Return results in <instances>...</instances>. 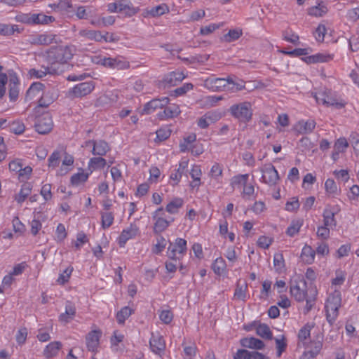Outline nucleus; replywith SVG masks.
Segmentation results:
<instances>
[{
  "instance_id": "nucleus-1",
  "label": "nucleus",
  "mask_w": 359,
  "mask_h": 359,
  "mask_svg": "<svg viewBox=\"0 0 359 359\" xmlns=\"http://www.w3.org/2000/svg\"><path fill=\"white\" fill-rule=\"evenodd\" d=\"M62 159V164L56 171L58 176H64L69 172L74 163V156L67 152L66 149L61 148L55 150L48 158V166L49 168L55 169L59 166Z\"/></svg>"
},
{
  "instance_id": "nucleus-2",
  "label": "nucleus",
  "mask_w": 359,
  "mask_h": 359,
  "mask_svg": "<svg viewBox=\"0 0 359 359\" xmlns=\"http://www.w3.org/2000/svg\"><path fill=\"white\" fill-rule=\"evenodd\" d=\"M228 111L232 117L241 123H248L252 118L253 111L250 102H242L232 104Z\"/></svg>"
},
{
  "instance_id": "nucleus-3",
  "label": "nucleus",
  "mask_w": 359,
  "mask_h": 359,
  "mask_svg": "<svg viewBox=\"0 0 359 359\" xmlns=\"http://www.w3.org/2000/svg\"><path fill=\"white\" fill-rule=\"evenodd\" d=\"M92 61L95 64L118 70H124L130 67V62L124 57L120 55L115 57H107L98 55L93 56Z\"/></svg>"
},
{
  "instance_id": "nucleus-4",
  "label": "nucleus",
  "mask_w": 359,
  "mask_h": 359,
  "mask_svg": "<svg viewBox=\"0 0 359 359\" xmlns=\"http://www.w3.org/2000/svg\"><path fill=\"white\" fill-rule=\"evenodd\" d=\"M341 295L339 292L330 294L325 305L326 319L330 325H332L339 315V309L341 306Z\"/></svg>"
},
{
  "instance_id": "nucleus-5",
  "label": "nucleus",
  "mask_w": 359,
  "mask_h": 359,
  "mask_svg": "<svg viewBox=\"0 0 359 359\" xmlns=\"http://www.w3.org/2000/svg\"><path fill=\"white\" fill-rule=\"evenodd\" d=\"M306 282L302 278H297L290 281V293L291 295L297 301L303 302L307 295Z\"/></svg>"
},
{
  "instance_id": "nucleus-6",
  "label": "nucleus",
  "mask_w": 359,
  "mask_h": 359,
  "mask_svg": "<svg viewBox=\"0 0 359 359\" xmlns=\"http://www.w3.org/2000/svg\"><path fill=\"white\" fill-rule=\"evenodd\" d=\"M151 219L154 224L153 229L156 233L164 231L171 222L166 218L165 212L162 207L152 212Z\"/></svg>"
},
{
  "instance_id": "nucleus-7",
  "label": "nucleus",
  "mask_w": 359,
  "mask_h": 359,
  "mask_svg": "<svg viewBox=\"0 0 359 359\" xmlns=\"http://www.w3.org/2000/svg\"><path fill=\"white\" fill-rule=\"evenodd\" d=\"M94 88L95 85L93 81L80 83L70 88L67 95L72 99L82 97L90 94Z\"/></svg>"
},
{
  "instance_id": "nucleus-8",
  "label": "nucleus",
  "mask_w": 359,
  "mask_h": 359,
  "mask_svg": "<svg viewBox=\"0 0 359 359\" xmlns=\"http://www.w3.org/2000/svg\"><path fill=\"white\" fill-rule=\"evenodd\" d=\"M318 103H322L327 106L335 107L337 109L342 108L344 104L337 102L336 97L332 95L331 90L325 89L316 93L314 95Z\"/></svg>"
},
{
  "instance_id": "nucleus-9",
  "label": "nucleus",
  "mask_w": 359,
  "mask_h": 359,
  "mask_svg": "<svg viewBox=\"0 0 359 359\" xmlns=\"http://www.w3.org/2000/svg\"><path fill=\"white\" fill-rule=\"evenodd\" d=\"M102 335V332L98 328L92 330L86 335V344L89 351L95 353L98 352Z\"/></svg>"
},
{
  "instance_id": "nucleus-10",
  "label": "nucleus",
  "mask_w": 359,
  "mask_h": 359,
  "mask_svg": "<svg viewBox=\"0 0 359 359\" xmlns=\"http://www.w3.org/2000/svg\"><path fill=\"white\" fill-rule=\"evenodd\" d=\"M8 76V95L9 99L11 102H15L18 100L20 94V80L18 74L13 71L9 72Z\"/></svg>"
},
{
  "instance_id": "nucleus-11",
  "label": "nucleus",
  "mask_w": 359,
  "mask_h": 359,
  "mask_svg": "<svg viewBox=\"0 0 359 359\" xmlns=\"http://www.w3.org/2000/svg\"><path fill=\"white\" fill-rule=\"evenodd\" d=\"M262 182L269 186L276 185L280 180L279 175L272 164H266L261 168Z\"/></svg>"
},
{
  "instance_id": "nucleus-12",
  "label": "nucleus",
  "mask_w": 359,
  "mask_h": 359,
  "mask_svg": "<svg viewBox=\"0 0 359 359\" xmlns=\"http://www.w3.org/2000/svg\"><path fill=\"white\" fill-rule=\"evenodd\" d=\"M140 234L138 226L132 223L129 226L123 229L117 238V243L121 248H124L126 243L131 239L135 238Z\"/></svg>"
},
{
  "instance_id": "nucleus-13",
  "label": "nucleus",
  "mask_w": 359,
  "mask_h": 359,
  "mask_svg": "<svg viewBox=\"0 0 359 359\" xmlns=\"http://www.w3.org/2000/svg\"><path fill=\"white\" fill-rule=\"evenodd\" d=\"M34 126L36 130L40 134H47L50 133L53 126V122L50 115L46 113L38 116Z\"/></svg>"
},
{
  "instance_id": "nucleus-14",
  "label": "nucleus",
  "mask_w": 359,
  "mask_h": 359,
  "mask_svg": "<svg viewBox=\"0 0 359 359\" xmlns=\"http://www.w3.org/2000/svg\"><path fill=\"white\" fill-rule=\"evenodd\" d=\"M167 253L169 260L165 263V268L168 272H175L177 269V262L180 255V245L170 244Z\"/></svg>"
},
{
  "instance_id": "nucleus-15",
  "label": "nucleus",
  "mask_w": 359,
  "mask_h": 359,
  "mask_svg": "<svg viewBox=\"0 0 359 359\" xmlns=\"http://www.w3.org/2000/svg\"><path fill=\"white\" fill-rule=\"evenodd\" d=\"M222 117V114L220 112L210 111L198 118L197 124L200 128L205 129L208 128L210 124L220 120Z\"/></svg>"
},
{
  "instance_id": "nucleus-16",
  "label": "nucleus",
  "mask_w": 359,
  "mask_h": 359,
  "mask_svg": "<svg viewBox=\"0 0 359 359\" xmlns=\"http://www.w3.org/2000/svg\"><path fill=\"white\" fill-rule=\"evenodd\" d=\"M149 346L154 353L161 355L165 348V342L161 335L152 333L149 340Z\"/></svg>"
},
{
  "instance_id": "nucleus-17",
  "label": "nucleus",
  "mask_w": 359,
  "mask_h": 359,
  "mask_svg": "<svg viewBox=\"0 0 359 359\" xmlns=\"http://www.w3.org/2000/svg\"><path fill=\"white\" fill-rule=\"evenodd\" d=\"M228 81L224 78L210 77L204 81V87L212 91H222L226 90Z\"/></svg>"
},
{
  "instance_id": "nucleus-18",
  "label": "nucleus",
  "mask_w": 359,
  "mask_h": 359,
  "mask_svg": "<svg viewBox=\"0 0 359 359\" xmlns=\"http://www.w3.org/2000/svg\"><path fill=\"white\" fill-rule=\"evenodd\" d=\"M169 102L168 97H162L161 99L156 98L153 99L148 102L144 106L142 114H150L153 113L157 109H162L165 107Z\"/></svg>"
},
{
  "instance_id": "nucleus-19",
  "label": "nucleus",
  "mask_w": 359,
  "mask_h": 359,
  "mask_svg": "<svg viewBox=\"0 0 359 359\" xmlns=\"http://www.w3.org/2000/svg\"><path fill=\"white\" fill-rule=\"evenodd\" d=\"M323 347V337H318L316 341H311L308 346V351L304 353V359H313L320 351Z\"/></svg>"
},
{
  "instance_id": "nucleus-20",
  "label": "nucleus",
  "mask_w": 359,
  "mask_h": 359,
  "mask_svg": "<svg viewBox=\"0 0 359 359\" xmlns=\"http://www.w3.org/2000/svg\"><path fill=\"white\" fill-rule=\"evenodd\" d=\"M56 54L55 60L60 63H66L73 57V48L70 46L57 47L53 49Z\"/></svg>"
},
{
  "instance_id": "nucleus-21",
  "label": "nucleus",
  "mask_w": 359,
  "mask_h": 359,
  "mask_svg": "<svg viewBox=\"0 0 359 359\" xmlns=\"http://www.w3.org/2000/svg\"><path fill=\"white\" fill-rule=\"evenodd\" d=\"M62 348V344L59 341H53L48 344L43 351V355L50 359L56 357Z\"/></svg>"
},
{
  "instance_id": "nucleus-22",
  "label": "nucleus",
  "mask_w": 359,
  "mask_h": 359,
  "mask_svg": "<svg viewBox=\"0 0 359 359\" xmlns=\"http://www.w3.org/2000/svg\"><path fill=\"white\" fill-rule=\"evenodd\" d=\"M90 172L79 168L76 173L73 174L70 177V184L73 187H79L84 184L88 180Z\"/></svg>"
},
{
  "instance_id": "nucleus-23",
  "label": "nucleus",
  "mask_w": 359,
  "mask_h": 359,
  "mask_svg": "<svg viewBox=\"0 0 359 359\" xmlns=\"http://www.w3.org/2000/svg\"><path fill=\"white\" fill-rule=\"evenodd\" d=\"M45 86L41 82H34L28 88L26 97L29 100H39L45 90Z\"/></svg>"
},
{
  "instance_id": "nucleus-24",
  "label": "nucleus",
  "mask_w": 359,
  "mask_h": 359,
  "mask_svg": "<svg viewBox=\"0 0 359 359\" xmlns=\"http://www.w3.org/2000/svg\"><path fill=\"white\" fill-rule=\"evenodd\" d=\"M76 310L75 306L70 302H67L65 305V311L64 313H62L58 318L59 321L62 323H68L76 316Z\"/></svg>"
},
{
  "instance_id": "nucleus-25",
  "label": "nucleus",
  "mask_w": 359,
  "mask_h": 359,
  "mask_svg": "<svg viewBox=\"0 0 359 359\" xmlns=\"http://www.w3.org/2000/svg\"><path fill=\"white\" fill-rule=\"evenodd\" d=\"M32 185L30 182H24L20 187L18 193L14 196V200L18 203L22 204L30 195L32 190Z\"/></svg>"
},
{
  "instance_id": "nucleus-26",
  "label": "nucleus",
  "mask_w": 359,
  "mask_h": 359,
  "mask_svg": "<svg viewBox=\"0 0 359 359\" xmlns=\"http://www.w3.org/2000/svg\"><path fill=\"white\" fill-rule=\"evenodd\" d=\"M57 96L53 90H44L41 97L38 100V106L40 107H49L55 100Z\"/></svg>"
},
{
  "instance_id": "nucleus-27",
  "label": "nucleus",
  "mask_w": 359,
  "mask_h": 359,
  "mask_svg": "<svg viewBox=\"0 0 359 359\" xmlns=\"http://www.w3.org/2000/svg\"><path fill=\"white\" fill-rule=\"evenodd\" d=\"M88 144H92L93 145V151L92 153L93 155L96 156H104L107 151L109 150V147L108 144L103 140H99V141H89Z\"/></svg>"
},
{
  "instance_id": "nucleus-28",
  "label": "nucleus",
  "mask_w": 359,
  "mask_h": 359,
  "mask_svg": "<svg viewBox=\"0 0 359 359\" xmlns=\"http://www.w3.org/2000/svg\"><path fill=\"white\" fill-rule=\"evenodd\" d=\"M241 344L243 347L256 350H262L265 346L262 340L255 337H245L241 340Z\"/></svg>"
},
{
  "instance_id": "nucleus-29",
  "label": "nucleus",
  "mask_w": 359,
  "mask_h": 359,
  "mask_svg": "<svg viewBox=\"0 0 359 359\" xmlns=\"http://www.w3.org/2000/svg\"><path fill=\"white\" fill-rule=\"evenodd\" d=\"M53 72L48 67H41L40 69L32 68L27 72V76L31 79H42L48 74H53Z\"/></svg>"
},
{
  "instance_id": "nucleus-30",
  "label": "nucleus",
  "mask_w": 359,
  "mask_h": 359,
  "mask_svg": "<svg viewBox=\"0 0 359 359\" xmlns=\"http://www.w3.org/2000/svg\"><path fill=\"white\" fill-rule=\"evenodd\" d=\"M169 12V7L165 4H161L144 11L145 17H158Z\"/></svg>"
},
{
  "instance_id": "nucleus-31",
  "label": "nucleus",
  "mask_w": 359,
  "mask_h": 359,
  "mask_svg": "<svg viewBox=\"0 0 359 359\" xmlns=\"http://www.w3.org/2000/svg\"><path fill=\"white\" fill-rule=\"evenodd\" d=\"M316 124L314 120L301 121L295 126V130L300 134L311 133L314 130Z\"/></svg>"
},
{
  "instance_id": "nucleus-32",
  "label": "nucleus",
  "mask_w": 359,
  "mask_h": 359,
  "mask_svg": "<svg viewBox=\"0 0 359 359\" xmlns=\"http://www.w3.org/2000/svg\"><path fill=\"white\" fill-rule=\"evenodd\" d=\"M106 164V160L102 157H93L88 161L87 170L91 175L95 170L103 169Z\"/></svg>"
},
{
  "instance_id": "nucleus-33",
  "label": "nucleus",
  "mask_w": 359,
  "mask_h": 359,
  "mask_svg": "<svg viewBox=\"0 0 359 359\" xmlns=\"http://www.w3.org/2000/svg\"><path fill=\"white\" fill-rule=\"evenodd\" d=\"M101 228L103 230L108 229L114 222V213L112 211H101Z\"/></svg>"
},
{
  "instance_id": "nucleus-34",
  "label": "nucleus",
  "mask_w": 359,
  "mask_h": 359,
  "mask_svg": "<svg viewBox=\"0 0 359 359\" xmlns=\"http://www.w3.org/2000/svg\"><path fill=\"white\" fill-rule=\"evenodd\" d=\"M335 212L330 209V206L327 205L323 213V225L332 228L336 226L337 221L334 218Z\"/></svg>"
},
{
  "instance_id": "nucleus-35",
  "label": "nucleus",
  "mask_w": 359,
  "mask_h": 359,
  "mask_svg": "<svg viewBox=\"0 0 359 359\" xmlns=\"http://www.w3.org/2000/svg\"><path fill=\"white\" fill-rule=\"evenodd\" d=\"M189 174L193 179V181L190 183V186L192 189L198 187L201 185V176L202 175L201 166L198 165H194Z\"/></svg>"
},
{
  "instance_id": "nucleus-36",
  "label": "nucleus",
  "mask_w": 359,
  "mask_h": 359,
  "mask_svg": "<svg viewBox=\"0 0 359 359\" xmlns=\"http://www.w3.org/2000/svg\"><path fill=\"white\" fill-rule=\"evenodd\" d=\"M32 20V25H48L53 22L55 19L53 16L43 13H33Z\"/></svg>"
},
{
  "instance_id": "nucleus-37",
  "label": "nucleus",
  "mask_w": 359,
  "mask_h": 359,
  "mask_svg": "<svg viewBox=\"0 0 359 359\" xmlns=\"http://www.w3.org/2000/svg\"><path fill=\"white\" fill-rule=\"evenodd\" d=\"M180 81V73L172 72L168 74L163 80V85L165 88H170L177 86Z\"/></svg>"
},
{
  "instance_id": "nucleus-38",
  "label": "nucleus",
  "mask_w": 359,
  "mask_h": 359,
  "mask_svg": "<svg viewBox=\"0 0 359 359\" xmlns=\"http://www.w3.org/2000/svg\"><path fill=\"white\" fill-rule=\"evenodd\" d=\"M256 333L264 339L271 340L273 339V333L269 325L265 323H259L258 325L256 327Z\"/></svg>"
},
{
  "instance_id": "nucleus-39",
  "label": "nucleus",
  "mask_w": 359,
  "mask_h": 359,
  "mask_svg": "<svg viewBox=\"0 0 359 359\" xmlns=\"http://www.w3.org/2000/svg\"><path fill=\"white\" fill-rule=\"evenodd\" d=\"M74 268L72 266H67L65 270L60 273L58 278L56 280V283L60 285H64L67 283L70 280Z\"/></svg>"
},
{
  "instance_id": "nucleus-40",
  "label": "nucleus",
  "mask_w": 359,
  "mask_h": 359,
  "mask_svg": "<svg viewBox=\"0 0 359 359\" xmlns=\"http://www.w3.org/2000/svg\"><path fill=\"white\" fill-rule=\"evenodd\" d=\"M184 346V359H194L196 354L197 347L194 342H183Z\"/></svg>"
},
{
  "instance_id": "nucleus-41",
  "label": "nucleus",
  "mask_w": 359,
  "mask_h": 359,
  "mask_svg": "<svg viewBox=\"0 0 359 359\" xmlns=\"http://www.w3.org/2000/svg\"><path fill=\"white\" fill-rule=\"evenodd\" d=\"M80 35L90 40L102 42L103 37L100 31L83 29L80 32Z\"/></svg>"
},
{
  "instance_id": "nucleus-42",
  "label": "nucleus",
  "mask_w": 359,
  "mask_h": 359,
  "mask_svg": "<svg viewBox=\"0 0 359 359\" xmlns=\"http://www.w3.org/2000/svg\"><path fill=\"white\" fill-rule=\"evenodd\" d=\"M248 285L245 281L241 282L238 280L236 284V287L234 292V297L237 299L245 300L246 297V290Z\"/></svg>"
},
{
  "instance_id": "nucleus-43",
  "label": "nucleus",
  "mask_w": 359,
  "mask_h": 359,
  "mask_svg": "<svg viewBox=\"0 0 359 359\" xmlns=\"http://www.w3.org/2000/svg\"><path fill=\"white\" fill-rule=\"evenodd\" d=\"M316 251L309 245H305L302 251L301 257L303 261L307 264H311L314 261Z\"/></svg>"
},
{
  "instance_id": "nucleus-44",
  "label": "nucleus",
  "mask_w": 359,
  "mask_h": 359,
  "mask_svg": "<svg viewBox=\"0 0 359 359\" xmlns=\"http://www.w3.org/2000/svg\"><path fill=\"white\" fill-rule=\"evenodd\" d=\"M133 313V310L129 306L123 307L117 312L116 318L118 324L123 325L126 319H128Z\"/></svg>"
},
{
  "instance_id": "nucleus-45",
  "label": "nucleus",
  "mask_w": 359,
  "mask_h": 359,
  "mask_svg": "<svg viewBox=\"0 0 359 359\" xmlns=\"http://www.w3.org/2000/svg\"><path fill=\"white\" fill-rule=\"evenodd\" d=\"M327 12L326 6L323 3L318 4L317 6L311 7L308 11V14L315 17H322Z\"/></svg>"
},
{
  "instance_id": "nucleus-46",
  "label": "nucleus",
  "mask_w": 359,
  "mask_h": 359,
  "mask_svg": "<svg viewBox=\"0 0 359 359\" xmlns=\"http://www.w3.org/2000/svg\"><path fill=\"white\" fill-rule=\"evenodd\" d=\"M196 141V135L194 133L189 134L184 137V143H181V152L189 151L194 143Z\"/></svg>"
},
{
  "instance_id": "nucleus-47",
  "label": "nucleus",
  "mask_w": 359,
  "mask_h": 359,
  "mask_svg": "<svg viewBox=\"0 0 359 359\" xmlns=\"http://www.w3.org/2000/svg\"><path fill=\"white\" fill-rule=\"evenodd\" d=\"M180 113L179 107H176L172 108L171 106H168L165 108L163 112L158 114V116L160 119H167L177 116Z\"/></svg>"
},
{
  "instance_id": "nucleus-48",
  "label": "nucleus",
  "mask_w": 359,
  "mask_h": 359,
  "mask_svg": "<svg viewBox=\"0 0 359 359\" xmlns=\"http://www.w3.org/2000/svg\"><path fill=\"white\" fill-rule=\"evenodd\" d=\"M124 339V335L118 330H115L113 332L112 336L110 338L111 348L113 351H118V344L122 342Z\"/></svg>"
},
{
  "instance_id": "nucleus-49",
  "label": "nucleus",
  "mask_w": 359,
  "mask_h": 359,
  "mask_svg": "<svg viewBox=\"0 0 359 359\" xmlns=\"http://www.w3.org/2000/svg\"><path fill=\"white\" fill-rule=\"evenodd\" d=\"M0 29L1 36H10L13 34L15 32H20V29L16 25L0 23Z\"/></svg>"
},
{
  "instance_id": "nucleus-50",
  "label": "nucleus",
  "mask_w": 359,
  "mask_h": 359,
  "mask_svg": "<svg viewBox=\"0 0 359 359\" xmlns=\"http://www.w3.org/2000/svg\"><path fill=\"white\" fill-rule=\"evenodd\" d=\"M303 221L301 219L292 220L286 230V234L290 237H293L299 233Z\"/></svg>"
},
{
  "instance_id": "nucleus-51",
  "label": "nucleus",
  "mask_w": 359,
  "mask_h": 359,
  "mask_svg": "<svg viewBox=\"0 0 359 359\" xmlns=\"http://www.w3.org/2000/svg\"><path fill=\"white\" fill-rule=\"evenodd\" d=\"M67 236V232L65 225L59 223L56 227L55 233V241L57 243H62Z\"/></svg>"
},
{
  "instance_id": "nucleus-52",
  "label": "nucleus",
  "mask_w": 359,
  "mask_h": 359,
  "mask_svg": "<svg viewBox=\"0 0 359 359\" xmlns=\"http://www.w3.org/2000/svg\"><path fill=\"white\" fill-rule=\"evenodd\" d=\"M25 130V126L22 121L15 120L10 123L8 130L15 135H21Z\"/></svg>"
},
{
  "instance_id": "nucleus-53",
  "label": "nucleus",
  "mask_w": 359,
  "mask_h": 359,
  "mask_svg": "<svg viewBox=\"0 0 359 359\" xmlns=\"http://www.w3.org/2000/svg\"><path fill=\"white\" fill-rule=\"evenodd\" d=\"M226 266V262L222 257L217 258L212 264V269L217 275H221L224 271Z\"/></svg>"
},
{
  "instance_id": "nucleus-54",
  "label": "nucleus",
  "mask_w": 359,
  "mask_h": 359,
  "mask_svg": "<svg viewBox=\"0 0 359 359\" xmlns=\"http://www.w3.org/2000/svg\"><path fill=\"white\" fill-rule=\"evenodd\" d=\"M159 318L164 324H170L173 320V313L170 309H165L159 311Z\"/></svg>"
},
{
  "instance_id": "nucleus-55",
  "label": "nucleus",
  "mask_w": 359,
  "mask_h": 359,
  "mask_svg": "<svg viewBox=\"0 0 359 359\" xmlns=\"http://www.w3.org/2000/svg\"><path fill=\"white\" fill-rule=\"evenodd\" d=\"M313 327V325L306 323L302 327L298 333V339L300 341L304 342L310 337L311 330Z\"/></svg>"
},
{
  "instance_id": "nucleus-56",
  "label": "nucleus",
  "mask_w": 359,
  "mask_h": 359,
  "mask_svg": "<svg viewBox=\"0 0 359 359\" xmlns=\"http://www.w3.org/2000/svg\"><path fill=\"white\" fill-rule=\"evenodd\" d=\"M89 241L88 236L83 231H79L76 234V239L74 243L76 250H80L83 245Z\"/></svg>"
},
{
  "instance_id": "nucleus-57",
  "label": "nucleus",
  "mask_w": 359,
  "mask_h": 359,
  "mask_svg": "<svg viewBox=\"0 0 359 359\" xmlns=\"http://www.w3.org/2000/svg\"><path fill=\"white\" fill-rule=\"evenodd\" d=\"M40 194L45 201H49L53 198L52 184L46 183L42 185L40 191Z\"/></svg>"
},
{
  "instance_id": "nucleus-58",
  "label": "nucleus",
  "mask_w": 359,
  "mask_h": 359,
  "mask_svg": "<svg viewBox=\"0 0 359 359\" xmlns=\"http://www.w3.org/2000/svg\"><path fill=\"white\" fill-rule=\"evenodd\" d=\"M166 240L161 236L156 238V243L152 247V252L154 254H159L165 248Z\"/></svg>"
},
{
  "instance_id": "nucleus-59",
  "label": "nucleus",
  "mask_w": 359,
  "mask_h": 359,
  "mask_svg": "<svg viewBox=\"0 0 359 359\" xmlns=\"http://www.w3.org/2000/svg\"><path fill=\"white\" fill-rule=\"evenodd\" d=\"M27 335L28 331L27 327H22L19 328L15 334V340L17 344L20 346L23 345L26 342Z\"/></svg>"
},
{
  "instance_id": "nucleus-60",
  "label": "nucleus",
  "mask_w": 359,
  "mask_h": 359,
  "mask_svg": "<svg viewBox=\"0 0 359 359\" xmlns=\"http://www.w3.org/2000/svg\"><path fill=\"white\" fill-rule=\"evenodd\" d=\"M242 34L241 29H231L227 34L224 35V40L229 43L234 41L238 39Z\"/></svg>"
},
{
  "instance_id": "nucleus-61",
  "label": "nucleus",
  "mask_w": 359,
  "mask_h": 359,
  "mask_svg": "<svg viewBox=\"0 0 359 359\" xmlns=\"http://www.w3.org/2000/svg\"><path fill=\"white\" fill-rule=\"evenodd\" d=\"M161 172L156 166H151L149 168V181L150 183H157L160 181Z\"/></svg>"
},
{
  "instance_id": "nucleus-62",
  "label": "nucleus",
  "mask_w": 359,
  "mask_h": 359,
  "mask_svg": "<svg viewBox=\"0 0 359 359\" xmlns=\"http://www.w3.org/2000/svg\"><path fill=\"white\" fill-rule=\"evenodd\" d=\"M249 175L248 174H244V175H238L232 177L231 181V185L233 187H235L236 186L239 185H245L247 184V182L248 180Z\"/></svg>"
},
{
  "instance_id": "nucleus-63",
  "label": "nucleus",
  "mask_w": 359,
  "mask_h": 359,
  "mask_svg": "<svg viewBox=\"0 0 359 359\" xmlns=\"http://www.w3.org/2000/svg\"><path fill=\"white\" fill-rule=\"evenodd\" d=\"M273 265L276 271L281 272L285 267L283 256L281 253H276L273 257Z\"/></svg>"
},
{
  "instance_id": "nucleus-64",
  "label": "nucleus",
  "mask_w": 359,
  "mask_h": 359,
  "mask_svg": "<svg viewBox=\"0 0 359 359\" xmlns=\"http://www.w3.org/2000/svg\"><path fill=\"white\" fill-rule=\"evenodd\" d=\"M32 172V168L30 166H25L21 168L18 172V179L20 182H25L29 179Z\"/></svg>"
}]
</instances>
